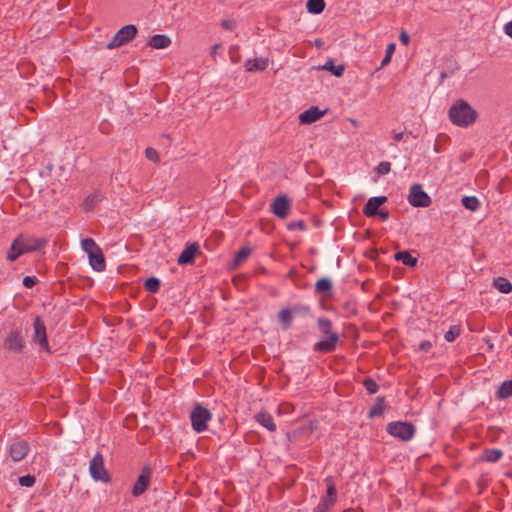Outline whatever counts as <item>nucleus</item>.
I'll use <instances>...</instances> for the list:
<instances>
[{
  "mask_svg": "<svg viewBox=\"0 0 512 512\" xmlns=\"http://www.w3.org/2000/svg\"><path fill=\"white\" fill-rule=\"evenodd\" d=\"M171 44V40L166 35L157 34L150 38L149 46L153 49L167 48Z\"/></svg>",
  "mask_w": 512,
  "mask_h": 512,
  "instance_id": "obj_19",
  "label": "nucleus"
},
{
  "mask_svg": "<svg viewBox=\"0 0 512 512\" xmlns=\"http://www.w3.org/2000/svg\"><path fill=\"white\" fill-rule=\"evenodd\" d=\"M326 112L327 110L321 111L318 107L312 106L300 114L299 120L303 124H311L320 119Z\"/></svg>",
  "mask_w": 512,
  "mask_h": 512,
  "instance_id": "obj_17",
  "label": "nucleus"
},
{
  "mask_svg": "<svg viewBox=\"0 0 512 512\" xmlns=\"http://www.w3.org/2000/svg\"><path fill=\"white\" fill-rule=\"evenodd\" d=\"M408 201L414 207H428L431 204V198L423 191L420 184L412 185Z\"/></svg>",
  "mask_w": 512,
  "mask_h": 512,
  "instance_id": "obj_9",
  "label": "nucleus"
},
{
  "mask_svg": "<svg viewBox=\"0 0 512 512\" xmlns=\"http://www.w3.org/2000/svg\"><path fill=\"white\" fill-rule=\"evenodd\" d=\"M137 34L136 26L130 24L122 27L113 37L112 41L107 45L108 49L118 48L132 41Z\"/></svg>",
  "mask_w": 512,
  "mask_h": 512,
  "instance_id": "obj_7",
  "label": "nucleus"
},
{
  "mask_svg": "<svg viewBox=\"0 0 512 512\" xmlns=\"http://www.w3.org/2000/svg\"><path fill=\"white\" fill-rule=\"evenodd\" d=\"M250 254H251L250 248H248V247L241 248L235 256V259H234L235 264L236 265L241 264L249 257Z\"/></svg>",
  "mask_w": 512,
  "mask_h": 512,
  "instance_id": "obj_35",
  "label": "nucleus"
},
{
  "mask_svg": "<svg viewBox=\"0 0 512 512\" xmlns=\"http://www.w3.org/2000/svg\"><path fill=\"white\" fill-rule=\"evenodd\" d=\"M391 169V164L389 162H381L378 166H377V173L380 174V175H384V174H387L389 173Z\"/></svg>",
  "mask_w": 512,
  "mask_h": 512,
  "instance_id": "obj_40",
  "label": "nucleus"
},
{
  "mask_svg": "<svg viewBox=\"0 0 512 512\" xmlns=\"http://www.w3.org/2000/svg\"><path fill=\"white\" fill-rule=\"evenodd\" d=\"M327 486L326 496L322 499L320 504L317 506L318 512H325L329 507L333 506L337 500V490L332 476L325 478Z\"/></svg>",
  "mask_w": 512,
  "mask_h": 512,
  "instance_id": "obj_8",
  "label": "nucleus"
},
{
  "mask_svg": "<svg viewBox=\"0 0 512 512\" xmlns=\"http://www.w3.org/2000/svg\"><path fill=\"white\" fill-rule=\"evenodd\" d=\"M267 60L264 59H253L246 62V69L248 71L253 70H264L267 67Z\"/></svg>",
  "mask_w": 512,
  "mask_h": 512,
  "instance_id": "obj_26",
  "label": "nucleus"
},
{
  "mask_svg": "<svg viewBox=\"0 0 512 512\" xmlns=\"http://www.w3.org/2000/svg\"><path fill=\"white\" fill-rule=\"evenodd\" d=\"M89 472L95 481H101L103 483H109L111 481L109 472L104 465L103 455L100 452H97L90 461Z\"/></svg>",
  "mask_w": 512,
  "mask_h": 512,
  "instance_id": "obj_5",
  "label": "nucleus"
},
{
  "mask_svg": "<svg viewBox=\"0 0 512 512\" xmlns=\"http://www.w3.org/2000/svg\"><path fill=\"white\" fill-rule=\"evenodd\" d=\"M403 135H404L403 132L395 133L393 138L395 141H401L403 139Z\"/></svg>",
  "mask_w": 512,
  "mask_h": 512,
  "instance_id": "obj_48",
  "label": "nucleus"
},
{
  "mask_svg": "<svg viewBox=\"0 0 512 512\" xmlns=\"http://www.w3.org/2000/svg\"><path fill=\"white\" fill-rule=\"evenodd\" d=\"M400 42L403 44V45H408L409 42H410V37L409 35L407 34V32L405 31H402L401 34H400Z\"/></svg>",
  "mask_w": 512,
  "mask_h": 512,
  "instance_id": "obj_44",
  "label": "nucleus"
},
{
  "mask_svg": "<svg viewBox=\"0 0 512 512\" xmlns=\"http://www.w3.org/2000/svg\"><path fill=\"white\" fill-rule=\"evenodd\" d=\"M23 284L27 288H31L35 285V279L29 276L24 277Z\"/></svg>",
  "mask_w": 512,
  "mask_h": 512,
  "instance_id": "obj_43",
  "label": "nucleus"
},
{
  "mask_svg": "<svg viewBox=\"0 0 512 512\" xmlns=\"http://www.w3.org/2000/svg\"><path fill=\"white\" fill-rule=\"evenodd\" d=\"M159 286H160L159 280L154 277L148 278L144 283L145 289L151 293H156L159 290Z\"/></svg>",
  "mask_w": 512,
  "mask_h": 512,
  "instance_id": "obj_33",
  "label": "nucleus"
},
{
  "mask_svg": "<svg viewBox=\"0 0 512 512\" xmlns=\"http://www.w3.org/2000/svg\"><path fill=\"white\" fill-rule=\"evenodd\" d=\"M387 432L402 441H409L415 434V426L409 422H391L387 425Z\"/></svg>",
  "mask_w": 512,
  "mask_h": 512,
  "instance_id": "obj_6",
  "label": "nucleus"
},
{
  "mask_svg": "<svg viewBox=\"0 0 512 512\" xmlns=\"http://www.w3.org/2000/svg\"><path fill=\"white\" fill-rule=\"evenodd\" d=\"M385 409L384 398H377L376 403L369 410V417L375 418L383 414Z\"/></svg>",
  "mask_w": 512,
  "mask_h": 512,
  "instance_id": "obj_24",
  "label": "nucleus"
},
{
  "mask_svg": "<svg viewBox=\"0 0 512 512\" xmlns=\"http://www.w3.org/2000/svg\"><path fill=\"white\" fill-rule=\"evenodd\" d=\"M394 51H395V44L394 43L389 44L386 49V55H385L384 59L382 60V66H385L390 62Z\"/></svg>",
  "mask_w": 512,
  "mask_h": 512,
  "instance_id": "obj_39",
  "label": "nucleus"
},
{
  "mask_svg": "<svg viewBox=\"0 0 512 512\" xmlns=\"http://www.w3.org/2000/svg\"><path fill=\"white\" fill-rule=\"evenodd\" d=\"M395 259L402 261V263L409 267H415L417 264V258L411 256L408 251H399L395 254Z\"/></svg>",
  "mask_w": 512,
  "mask_h": 512,
  "instance_id": "obj_22",
  "label": "nucleus"
},
{
  "mask_svg": "<svg viewBox=\"0 0 512 512\" xmlns=\"http://www.w3.org/2000/svg\"><path fill=\"white\" fill-rule=\"evenodd\" d=\"M151 480V469L148 466L143 467L141 474L133 485L132 494L135 497L142 495L149 487Z\"/></svg>",
  "mask_w": 512,
  "mask_h": 512,
  "instance_id": "obj_11",
  "label": "nucleus"
},
{
  "mask_svg": "<svg viewBox=\"0 0 512 512\" xmlns=\"http://www.w3.org/2000/svg\"><path fill=\"white\" fill-rule=\"evenodd\" d=\"M82 248L89 256V263L96 271H103L105 269V259L101 248L91 238L82 240Z\"/></svg>",
  "mask_w": 512,
  "mask_h": 512,
  "instance_id": "obj_3",
  "label": "nucleus"
},
{
  "mask_svg": "<svg viewBox=\"0 0 512 512\" xmlns=\"http://www.w3.org/2000/svg\"><path fill=\"white\" fill-rule=\"evenodd\" d=\"M326 70L331 71L335 76H341L344 71V67L342 65L335 67L332 60L326 62L323 67Z\"/></svg>",
  "mask_w": 512,
  "mask_h": 512,
  "instance_id": "obj_36",
  "label": "nucleus"
},
{
  "mask_svg": "<svg viewBox=\"0 0 512 512\" xmlns=\"http://www.w3.org/2000/svg\"><path fill=\"white\" fill-rule=\"evenodd\" d=\"M332 288V283L327 278H321L316 282V290L321 293H325L330 291Z\"/></svg>",
  "mask_w": 512,
  "mask_h": 512,
  "instance_id": "obj_34",
  "label": "nucleus"
},
{
  "mask_svg": "<svg viewBox=\"0 0 512 512\" xmlns=\"http://www.w3.org/2000/svg\"><path fill=\"white\" fill-rule=\"evenodd\" d=\"M279 320L284 325L285 328H288L292 322V313L289 309H282L279 312Z\"/></svg>",
  "mask_w": 512,
  "mask_h": 512,
  "instance_id": "obj_31",
  "label": "nucleus"
},
{
  "mask_svg": "<svg viewBox=\"0 0 512 512\" xmlns=\"http://www.w3.org/2000/svg\"><path fill=\"white\" fill-rule=\"evenodd\" d=\"M145 155L146 157L153 161V162H157L159 160V156H158V153L155 149L153 148H147L146 151H145Z\"/></svg>",
  "mask_w": 512,
  "mask_h": 512,
  "instance_id": "obj_41",
  "label": "nucleus"
},
{
  "mask_svg": "<svg viewBox=\"0 0 512 512\" xmlns=\"http://www.w3.org/2000/svg\"><path fill=\"white\" fill-rule=\"evenodd\" d=\"M19 243L20 242L17 241L16 239L13 241L9 252L7 253V259L9 261H15L20 255L23 254L20 249Z\"/></svg>",
  "mask_w": 512,
  "mask_h": 512,
  "instance_id": "obj_28",
  "label": "nucleus"
},
{
  "mask_svg": "<svg viewBox=\"0 0 512 512\" xmlns=\"http://www.w3.org/2000/svg\"><path fill=\"white\" fill-rule=\"evenodd\" d=\"M19 484L23 487H31L35 484V477L32 475H25L19 478Z\"/></svg>",
  "mask_w": 512,
  "mask_h": 512,
  "instance_id": "obj_38",
  "label": "nucleus"
},
{
  "mask_svg": "<svg viewBox=\"0 0 512 512\" xmlns=\"http://www.w3.org/2000/svg\"><path fill=\"white\" fill-rule=\"evenodd\" d=\"M294 407L290 403H282L279 405L278 411L279 413H291L293 412Z\"/></svg>",
  "mask_w": 512,
  "mask_h": 512,
  "instance_id": "obj_42",
  "label": "nucleus"
},
{
  "mask_svg": "<svg viewBox=\"0 0 512 512\" xmlns=\"http://www.w3.org/2000/svg\"><path fill=\"white\" fill-rule=\"evenodd\" d=\"M212 415L211 412L201 406L196 405L190 415L192 428L197 432L201 433L208 428V422L211 420Z\"/></svg>",
  "mask_w": 512,
  "mask_h": 512,
  "instance_id": "obj_4",
  "label": "nucleus"
},
{
  "mask_svg": "<svg viewBox=\"0 0 512 512\" xmlns=\"http://www.w3.org/2000/svg\"><path fill=\"white\" fill-rule=\"evenodd\" d=\"M505 33L512 38V20L505 25Z\"/></svg>",
  "mask_w": 512,
  "mask_h": 512,
  "instance_id": "obj_46",
  "label": "nucleus"
},
{
  "mask_svg": "<svg viewBox=\"0 0 512 512\" xmlns=\"http://www.w3.org/2000/svg\"><path fill=\"white\" fill-rule=\"evenodd\" d=\"M378 214L380 215L382 220H386L388 218V212L378 211Z\"/></svg>",
  "mask_w": 512,
  "mask_h": 512,
  "instance_id": "obj_50",
  "label": "nucleus"
},
{
  "mask_svg": "<svg viewBox=\"0 0 512 512\" xmlns=\"http://www.w3.org/2000/svg\"><path fill=\"white\" fill-rule=\"evenodd\" d=\"M33 326V340L37 342L43 350L50 352V347L47 340L46 326L39 316L35 318Z\"/></svg>",
  "mask_w": 512,
  "mask_h": 512,
  "instance_id": "obj_10",
  "label": "nucleus"
},
{
  "mask_svg": "<svg viewBox=\"0 0 512 512\" xmlns=\"http://www.w3.org/2000/svg\"><path fill=\"white\" fill-rule=\"evenodd\" d=\"M462 204L463 206L470 210V211H475L478 209L479 207V201L476 197H473V196H466L462 199Z\"/></svg>",
  "mask_w": 512,
  "mask_h": 512,
  "instance_id": "obj_30",
  "label": "nucleus"
},
{
  "mask_svg": "<svg viewBox=\"0 0 512 512\" xmlns=\"http://www.w3.org/2000/svg\"><path fill=\"white\" fill-rule=\"evenodd\" d=\"M28 452L29 445L24 440L14 442L10 446V456L15 462L23 460L27 456Z\"/></svg>",
  "mask_w": 512,
  "mask_h": 512,
  "instance_id": "obj_15",
  "label": "nucleus"
},
{
  "mask_svg": "<svg viewBox=\"0 0 512 512\" xmlns=\"http://www.w3.org/2000/svg\"><path fill=\"white\" fill-rule=\"evenodd\" d=\"M318 327L321 333L326 335V338L317 342L314 346V350L320 353H329L334 351L339 342V336L332 330V322L327 318H319Z\"/></svg>",
  "mask_w": 512,
  "mask_h": 512,
  "instance_id": "obj_2",
  "label": "nucleus"
},
{
  "mask_svg": "<svg viewBox=\"0 0 512 512\" xmlns=\"http://www.w3.org/2000/svg\"><path fill=\"white\" fill-rule=\"evenodd\" d=\"M222 26L225 29H232L234 27V23H232L230 21H227V20H224V21H222Z\"/></svg>",
  "mask_w": 512,
  "mask_h": 512,
  "instance_id": "obj_47",
  "label": "nucleus"
},
{
  "mask_svg": "<svg viewBox=\"0 0 512 512\" xmlns=\"http://www.w3.org/2000/svg\"><path fill=\"white\" fill-rule=\"evenodd\" d=\"M449 118L454 125L467 127L476 121L477 112L465 100L459 99L450 107Z\"/></svg>",
  "mask_w": 512,
  "mask_h": 512,
  "instance_id": "obj_1",
  "label": "nucleus"
},
{
  "mask_svg": "<svg viewBox=\"0 0 512 512\" xmlns=\"http://www.w3.org/2000/svg\"><path fill=\"white\" fill-rule=\"evenodd\" d=\"M200 254V246L194 242L187 245L178 257L177 263L179 265L192 264L195 257Z\"/></svg>",
  "mask_w": 512,
  "mask_h": 512,
  "instance_id": "obj_13",
  "label": "nucleus"
},
{
  "mask_svg": "<svg viewBox=\"0 0 512 512\" xmlns=\"http://www.w3.org/2000/svg\"><path fill=\"white\" fill-rule=\"evenodd\" d=\"M101 201V196L99 194L89 195L84 201V209L90 211L96 207V205Z\"/></svg>",
  "mask_w": 512,
  "mask_h": 512,
  "instance_id": "obj_29",
  "label": "nucleus"
},
{
  "mask_svg": "<svg viewBox=\"0 0 512 512\" xmlns=\"http://www.w3.org/2000/svg\"><path fill=\"white\" fill-rule=\"evenodd\" d=\"M494 286L501 293L508 294L512 291V284L504 277H498L494 280Z\"/></svg>",
  "mask_w": 512,
  "mask_h": 512,
  "instance_id": "obj_23",
  "label": "nucleus"
},
{
  "mask_svg": "<svg viewBox=\"0 0 512 512\" xmlns=\"http://www.w3.org/2000/svg\"><path fill=\"white\" fill-rule=\"evenodd\" d=\"M220 48V44H215L213 47H212V51H211V54L212 55H216L217 52H218V49Z\"/></svg>",
  "mask_w": 512,
  "mask_h": 512,
  "instance_id": "obj_49",
  "label": "nucleus"
},
{
  "mask_svg": "<svg viewBox=\"0 0 512 512\" xmlns=\"http://www.w3.org/2000/svg\"><path fill=\"white\" fill-rule=\"evenodd\" d=\"M461 333L459 325L451 326L450 329L445 333L444 337L447 342H453Z\"/></svg>",
  "mask_w": 512,
  "mask_h": 512,
  "instance_id": "obj_32",
  "label": "nucleus"
},
{
  "mask_svg": "<svg viewBox=\"0 0 512 512\" xmlns=\"http://www.w3.org/2000/svg\"><path fill=\"white\" fill-rule=\"evenodd\" d=\"M512 395V380L505 381L501 384L497 391L499 399H506Z\"/></svg>",
  "mask_w": 512,
  "mask_h": 512,
  "instance_id": "obj_25",
  "label": "nucleus"
},
{
  "mask_svg": "<svg viewBox=\"0 0 512 512\" xmlns=\"http://www.w3.org/2000/svg\"><path fill=\"white\" fill-rule=\"evenodd\" d=\"M431 347H432V344L429 341H423L419 345V349L423 350V351H428L431 349Z\"/></svg>",
  "mask_w": 512,
  "mask_h": 512,
  "instance_id": "obj_45",
  "label": "nucleus"
},
{
  "mask_svg": "<svg viewBox=\"0 0 512 512\" xmlns=\"http://www.w3.org/2000/svg\"><path fill=\"white\" fill-rule=\"evenodd\" d=\"M387 200L385 196L372 197L370 198L363 208V213L367 217H373L378 215L379 207Z\"/></svg>",
  "mask_w": 512,
  "mask_h": 512,
  "instance_id": "obj_16",
  "label": "nucleus"
},
{
  "mask_svg": "<svg viewBox=\"0 0 512 512\" xmlns=\"http://www.w3.org/2000/svg\"><path fill=\"white\" fill-rule=\"evenodd\" d=\"M255 420L267 430L274 432L276 431V424L274 423L273 417L267 411H260L255 415Z\"/></svg>",
  "mask_w": 512,
  "mask_h": 512,
  "instance_id": "obj_18",
  "label": "nucleus"
},
{
  "mask_svg": "<svg viewBox=\"0 0 512 512\" xmlns=\"http://www.w3.org/2000/svg\"><path fill=\"white\" fill-rule=\"evenodd\" d=\"M325 8L324 0H308L307 9L310 13L319 14Z\"/></svg>",
  "mask_w": 512,
  "mask_h": 512,
  "instance_id": "obj_27",
  "label": "nucleus"
},
{
  "mask_svg": "<svg viewBox=\"0 0 512 512\" xmlns=\"http://www.w3.org/2000/svg\"><path fill=\"white\" fill-rule=\"evenodd\" d=\"M289 208V200L285 195L277 196L271 205L272 213L280 218H285L288 215Z\"/></svg>",
  "mask_w": 512,
  "mask_h": 512,
  "instance_id": "obj_14",
  "label": "nucleus"
},
{
  "mask_svg": "<svg viewBox=\"0 0 512 512\" xmlns=\"http://www.w3.org/2000/svg\"><path fill=\"white\" fill-rule=\"evenodd\" d=\"M16 240L20 242L19 246L23 254L40 250L46 244V241L43 239L35 237H24L22 235L17 237Z\"/></svg>",
  "mask_w": 512,
  "mask_h": 512,
  "instance_id": "obj_12",
  "label": "nucleus"
},
{
  "mask_svg": "<svg viewBox=\"0 0 512 512\" xmlns=\"http://www.w3.org/2000/svg\"><path fill=\"white\" fill-rule=\"evenodd\" d=\"M6 346L9 350L21 351L23 348V339L19 332L11 333L6 339Z\"/></svg>",
  "mask_w": 512,
  "mask_h": 512,
  "instance_id": "obj_20",
  "label": "nucleus"
},
{
  "mask_svg": "<svg viewBox=\"0 0 512 512\" xmlns=\"http://www.w3.org/2000/svg\"><path fill=\"white\" fill-rule=\"evenodd\" d=\"M363 385L369 394H375L378 390V384L372 378H366Z\"/></svg>",
  "mask_w": 512,
  "mask_h": 512,
  "instance_id": "obj_37",
  "label": "nucleus"
},
{
  "mask_svg": "<svg viewBox=\"0 0 512 512\" xmlns=\"http://www.w3.org/2000/svg\"><path fill=\"white\" fill-rule=\"evenodd\" d=\"M503 453L500 449H485L482 453L481 460L485 462H497Z\"/></svg>",
  "mask_w": 512,
  "mask_h": 512,
  "instance_id": "obj_21",
  "label": "nucleus"
}]
</instances>
